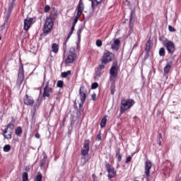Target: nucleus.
Segmentation results:
<instances>
[{
	"label": "nucleus",
	"mask_w": 181,
	"mask_h": 181,
	"mask_svg": "<svg viewBox=\"0 0 181 181\" xmlns=\"http://www.w3.org/2000/svg\"><path fill=\"white\" fill-rule=\"evenodd\" d=\"M153 46V43L152 42V41L151 40V39H149L146 43V47H145V50L146 52H147V53H149V52H151V49H152V47Z\"/></svg>",
	"instance_id": "nucleus-21"
},
{
	"label": "nucleus",
	"mask_w": 181,
	"mask_h": 181,
	"mask_svg": "<svg viewBox=\"0 0 181 181\" xmlns=\"http://www.w3.org/2000/svg\"><path fill=\"white\" fill-rule=\"evenodd\" d=\"M11 13H9V11H8V13L6 15V21L8 22V21H9V18H11Z\"/></svg>",
	"instance_id": "nucleus-45"
},
{
	"label": "nucleus",
	"mask_w": 181,
	"mask_h": 181,
	"mask_svg": "<svg viewBox=\"0 0 181 181\" xmlns=\"http://www.w3.org/2000/svg\"><path fill=\"white\" fill-rule=\"evenodd\" d=\"M49 11H50V6L46 5V6H45V8H44V12H45V13H47L49 12Z\"/></svg>",
	"instance_id": "nucleus-38"
},
{
	"label": "nucleus",
	"mask_w": 181,
	"mask_h": 181,
	"mask_svg": "<svg viewBox=\"0 0 181 181\" xmlns=\"http://www.w3.org/2000/svg\"><path fill=\"white\" fill-rule=\"evenodd\" d=\"M121 149H118V151L116 153V158L118 160V162H121V160H122V156H121Z\"/></svg>",
	"instance_id": "nucleus-24"
},
{
	"label": "nucleus",
	"mask_w": 181,
	"mask_h": 181,
	"mask_svg": "<svg viewBox=\"0 0 181 181\" xmlns=\"http://www.w3.org/2000/svg\"><path fill=\"white\" fill-rule=\"evenodd\" d=\"M15 1L16 0H12L11 2H13V4H15Z\"/></svg>",
	"instance_id": "nucleus-57"
},
{
	"label": "nucleus",
	"mask_w": 181,
	"mask_h": 181,
	"mask_svg": "<svg viewBox=\"0 0 181 181\" xmlns=\"http://www.w3.org/2000/svg\"><path fill=\"white\" fill-rule=\"evenodd\" d=\"M129 26L132 29L134 28V23H129Z\"/></svg>",
	"instance_id": "nucleus-50"
},
{
	"label": "nucleus",
	"mask_w": 181,
	"mask_h": 181,
	"mask_svg": "<svg viewBox=\"0 0 181 181\" xmlns=\"http://www.w3.org/2000/svg\"><path fill=\"white\" fill-rule=\"evenodd\" d=\"M23 103L25 105L31 107L33 105V104H35V99H33V97L25 94V95L23 97Z\"/></svg>",
	"instance_id": "nucleus-11"
},
{
	"label": "nucleus",
	"mask_w": 181,
	"mask_h": 181,
	"mask_svg": "<svg viewBox=\"0 0 181 181\" xmlns=\"http://www.w3.org/2000/svg\"><path fill=\"white\" fill-rule=\"evenodd\" d=\"M151 169H152V163L151 161H146L145 163L144 170L145 174L146 175L147 177L151 176Z\"/></svg>",
	"instance_id": "nucleus-13"
},
{
	"label": "nucleus",
	"mask_w": 181,
	"mask_h": 181,
	"mask_svg": "<svg viewBox=\"0 0 181 181\" xmlns=\"http://www.w3.org/2000/svg\"><path fill=\"white\" fill-rule=\"evenodd\" d=\"M22 132H23V130L22 129V127H18L16 129L15 134H16V135H17V136H21V134H22Z\"/></svg>",
	"instance_id": "nucleus-25"
},
{
	"label": "nucleus",
	"mask_w": 181,
	"mask_h": 181,
	"mask_svg": "<svg viewBox=\"0 0 181 181\" xmlns=\"http://www.w3.org/2000/svg\"><path fill=\"white\" fill-rule=\"evenodd\" d=\"M158 139H162V134H158Z\"/></svg>",
	"instance_id": "nucleus-52"
},
{
	"label": "nucleus",
	"mask_w": 181,
	"mask_h": 181,
	"mask_svg": "<svg viewBox=\"0 0 181 181\" xmlns=\"http://www.w3.org/2000/svg\"><path fill=\"white\" fill-rule=\"evenodd\" d=\"M63 86H64V82L63 81H58L57 83V87L59 88H63Z\"/></svg>",
	"instance_id": "nucleus-33"
},
{
	"label": "nucleus",
	"mask_w": 181,
	"mask_h": 181,
	"mask_svg": "<svg viewBox=\"0 0 181 181\" xmlns=\"http://www.w3.org/2000/svg\"><path fill=\"white\" fill-rule=\"evenodd\" d=\"M42 86H45V83H42Z\"/></svg>",
	"instance_id": "nucleus-60"
},
{
	"label": "nucleus",
	"mask_w": 181,
	"mask_h": 181,
	"mask_svg": "<svg viewBox=\"0 0 181 181\" xmlns=\"http://www.w3.org/2000/svg\"><path fill=\"white\" fill-rule=\"evenodd\" d=\"M23 181H29V174H28V173L24 172L23 173Z\"/></svg>",
	"instance_id": "nucleus-31"
},
{
	"label": "nucleus",
	"mask_w": 181,
	"mask_h": 181,
	"mask_svg": "<svg viewBox=\"0 0 181 181\" xmlns=\"http://www.w3.org/2000/svg\"><path fill=\"white\" fill-rule=\"evenodd\" d=\"M176 181H179V180L177 179Z\"/></svg>",
	"instance_id": "nucleus-63"
},
{
	"label": "nucleus",
	"mask_w": 181,
	"mask_h": 181,
	"mask_svg": "<svg viewBox=\"0 0 181 181\" xmlns=\"http://www.w3.org/2000/svg\"><path fill=\"white\" fill-rule=\"evenodd\" d=\"M118 62L117 60L113 61L112 65L110 69V81L111 83L110 89L115 88V81H117V78L118 77Z\"/></svg>",
	"instance_id": "nucleus-1"
},
{
	"label": "nucleus",
	"mask_w": 181,
	"mask_h": 181,
	"mask_svg": "<svg viewBox=\"0 0 181 181\" xmlns=\"http://www.w3.org/2000/svg\"><path fill=\"white\" fill-rule=\"evenodd\" d=\"M132 158L131 156H129L127 158L125 163H129V162H131Z\"/></svg>",
	"instance_id": "nucleus-43"
},
{
	"label": "nucleus",
	"mask_w": 181,
	"mask_h": 181,
	"mask_svg": "<svg viewBox=\"0 0 181 181\" xmlns=\"http://www.w3.org/2000/svg\"><path fill=\"white\" fill-rule=\"evenodd\" d=\"M76 9L78 18H80L81 16V14L84 11V4H83V0H79Z\"/></svg>",
	"instance_id": "nucleus-14"
},
{
	"label": "nucleus",
	"mask_w": 181,
	"mask_h": 181,
	"mask_svg": "<svg viewBox=\"0 0 181 181\" xmlns=\"http://www.w3.org/2000/svg\"><path fill=\"white\" fill-rule=\"evenodd\" d=\"M25 81V74H18V78L16 81V84L18 86V87H21L22 86V83Z\"/></svg>",
	"instance_id": "nucleus-17"
},
{
	"label": "nucleus",
	"mask_w": 181,
	"mask_h": 181,
	"mask_svg": "<svg viewBox=\"0 0 181 181\" xmlns=\"http://www.w3.org/2000/svg\"><path fill=\"white\" fill-rule=\"evenodd\" d=\"M114 54H112V52L107 51V52L103 54L101 59V64H104L105 66L106 64H108V63H110V62L112 60Z\"/></svg>",
	"instance_id": "nucleus-6"
},
{
	"label": "nucleus",
	"mask_w": 181,
	"mask_h": 181,
	"mask_svg": "<svg viewBox=\"0 0 181 181\" xmlns=\"http://www.w3.org/2000/svg\"><path fill=\"white\" fill-rule=\"evenodd\" d=\"M62 125H64V123H62Z\"/></svg>",
	"instance_id": "nucleus-62"
},
{
	"label": "nucleus",
	"mask_w": 181,
	"mask_h": 181,
	"mask_svg": "<svg viewBox=\"0 0 181 181\" xmlns=\"http://www.w3.org/2000/svg\"><path fill=\"white\" fill-rule=\"evenodd\" d=\"M74 28H76V27L72 25V27L71 28V31L68 34V35L64 42V49H66V47H67V42H69V40L70 39V37H71V35H73V32H74Z\"/></svg>",
	"instance_id": "nucleus-19"
},
{
	"label": "nucleus",
	"mask_w": 181,
	"mask_h": 181,
	"mask_svg": "<svg viewBox=\"0 0 181 181\" xmlns=\"http://www.w3.org/2000/svg\"><path fill=\"white\" fill-rule=\"evenodd\" d=\"M0 40H2V37H1V35H0Z\"/></svg>",
	"instance_id": "nucleus-59"
},
{
	"label": "nucleus",
	"mask_w": 181,
	"mask_h": 181,
	"mask_svg": "<svg viewBox=\"0 0 181 181\" xmlns=\"http://www.w3.org/2000/svg\"><path fill=\"white\" fill-rule=\"evenodd\" d=\"M57 18V11L53 9L50 11L49 17L47 18V19H51L52 21H56Z\"/></svg>",
	"instance_id": "nucleus-20"
},
{
	"label": "nucleus",
	"mask_w": 181,
	"mask_h": 181,
	"mask_svg": "<svg viewBox=\"0 0 181 181\" xmlns=\"http://www.w3.org/2000/svg\"><path fill=\"white\" fill-rule=\"evenodd\" d=\"M91 98H92L93 101H95V98H97V94H95V93L92 94Z\"/></svg>",
	"instance_id": "nucleus-44"
},
{
	"label": "nucleus",
	"mask_w": 181,
	"mask_h": 181,
	"mask_svg": "<svg viewBox=\"0 0 181 181\" xmlns=\"http://www.w3.org/2000/svg\"><path fill=\"white\" fill-rule=\"evenodd\" d=\"M95 88H98V83H97V82H94L91 85V89L92 90H95Z\"/></svg>",
	"instance_id": "nucleus-36"
},
{
	"label": "nucleus",
	"mask_w": 181,
	"mask_h": 181,
	"mask_svg": "<svg viewBox=\"0 0 181 181\" xmlns=\"http://www.w3.org/2000/svg\"><path fill=\"white\" fill-rule=\"evenodd\" d=\"M170 166H171L172 169H173V168H175V164L171 163Z\"/></svg>",
	"instance_id": "nucleus-53"
},
{
	"label": "nucleus",
	"mask_w": 181,
	"mask_h": 181,
	"mask_svg": "<svg viewBox=\"0 0 181 181\" xmlns=\"http://www.w3.org/2000/svg\"><path fill=\"white\" fill-rule=\"evenodd\" d=\"M105 169L108 173V179L111 180L117 176V171H115V168H114V167H112L110 163L105 164Z\"/></svg>",
	"instance_id": "nucleus-7"
},
{
	"label": "nucleus",
	"mask_w": 181,
	"mask_h": 181,
	"mask_svg": "<svg viewBox=\"0 0 181 181\" xmlns=\"http://www.w3.org/2000/svg\"><path fill=\"white\" fill-rule=\"evenodd\" d=\"M168 29L170 32H176V29H175V28H173L172 25H169Z\"/></svg>",
	"instance_id": "nucleus-41"
},
{
	"label": "nucleus",
	"mask_w": 181,
	"mask_h": 181,
	"mask_svg": "<svg viewBox=\"0 0 181 181\" xmlns=\"http://www.w3.org/2000/svg\"><path fill=\"white\" fill-rule=\"evenodd\" d=\"M77 59V54L69 52L68 53L66 59L64 60L65 64H71V63H74V61Z\"/></svg>",
	"instance_id": "nucleus-10"
},
{
	"label": "nucleus",
	"mask_w": 181,
	"mask_h": 181,
	"mask_svg": "<svg viewBox=\"0 0 181 181\" xmlns=\"http://www.w3.org/2000/svg\"><path fill=\"white\" fill-rule=\"evenodd\" d=\"M33 18H30L29 19H25L24 20V30H29L30 28V25L33 23Z\"/></svg>",
	"instance_id": "nucleus-16"
},
{
	"label": "nucleus",
	"mask_w": 181,
	"mask_h": 181,
	"mask_svg": "<svg viewBox=\"0 0 181 181\" xmlns=\"http://www.w3.org/2000/svg\"><path fill=\"white\" fill-rule=\"evenodd\" d=\"M33 117H35V114H34V115H33Z\"/></svg>",
	"instance_id": "nucleus-61"
},
{
	"label": "nucleus",
	"mask_w": 181,
	"mask_h": 181,
	"mask_svg": "<svg viewBox=\"0 0 181 181\" xmlns=\"http://www.w3.org/2000/svg\"><path fill=\"white\" fill-rule=\"evenodd\" d=\"M164 46H165L170 54H173V53H175V43H173V42L168 41Z\"/></svg>",
	"instance_id": "nucleus-12"
},
{
	"label": "nucleus",
	"mask_w": 181,
	"mask_h": 181,
	"mask_svg": "<svg viewBox=\"0 0 181 181\" xmlns=\"http://www.w3.org/2000/svg\"><path fill=\"white\" fill-rule=\"evenodd\" d=\"M96 141H101V132H100L96 136Z\"/></svg>",
	"instance_id": "nucleus-42"
},
{
	"label": "nucleus",
	"mask_w": 181,
	"mask_h": 181,
	"mask_svg": "<svg viewBox=\"0 0 181 181\" xmlns=\"http://www.w3.org/2000/svg\"><path fill=\"white\" fill-rule=\"evenodd\" d=\"M50 81H48L46 83L45 86L44 87L43 89V93H42V97L46 98L47 97L48 98L50 97V93H53V88L50 87Z\"/></svg>",
	"instance_id": "nucleus-8"
},
{
	"label": "nucleus",
	"mask_w": 181,
	"mask_h": 181,
	"mask_svg": "<svg viewBox=\"0 0 181 181\" xmlns=\"http://www.w3.org/2000/svg\"><path fill=\"white\" fill-rule=\"evenodd\" d=\"M76 23H74V22L73 24H72V26L76 27Z\"/></svg>",
	"instance_id": "nucleus-56"
},
{
	"label": "nucleus",
	"mask_w": 181,
	"mask_h": 181,
	"mask_svg": "<svg viewBox=\"0 0 181 181\" xmlns=\"http://www.w3.org/2000/svg\"><path fill=\"white\" fill-rule=\"evenodd\" d=\"M52 52L53 53L57 54L59 53V44L57 43H53L52 45Z\"/></svg>",
	"instance_id": "nucleus-22"
},
{
	"label": "nucleus",
	"mask_w": 181,
	"mask_h": 181,
	"mask_svg": "<svg viewBox=\"0 0 181 181\" xmlns=\"http://www.w3.org/2000/svg\"><path fill=\"white\" fill-rule=\"evenodd\" d=\"M14 7H15V3H13V1H11L8 6V10L9 13H12V11H13Z\"/></svg>",
	"instance_id": "nucleus-32"
},
{
	"label": "nucleus",
	"mask_w": 181,
	"mask_h": 181,
	"mask_svg": "<svg viewBox=\"0 0 181 181\" xmlns=\"http://www.w3.org/2000/svg\"><path fill=\"white\" fill-rule=\"evenodd\" d=\"M18 74H25V71L23 70V64H22L19 67Z\"/></svg>",
	"instance_id": "nucleus-35"
},
{
	"label": "nucleus",
	"mask_w": 181,
	"mask_h": 181,
	"mask_svg": "<svg viewBox=\"0 0 181 181\" xmlns=\"http://www.w3.org/2000/svg\"><path fill=\"white\" fill-rule=\"evenodd\" d=\"M62 122H63V124H64L66 122V117L64 118Z\"/></svg>",
	"instance_id": "nucleus-55"
},
{
	"label": "nucleus",
	"mask_w": 181,
	"mask_h": 181,
	"mask_svg": "<svg viewBox=\"0 0 181 181\" xmlns=\"http://www.w3.org/2000/svg\"><path fill=\"white\" fill-rule=\"evenodd\" d=\"M135 104V100L133 99H122L120 102V114H125L127 111H129Z\"/></svg>",
	"instance_id": "nucleus-3"
},
{
	"label": "nucleus",
	"mask_w": 181,
	"mask_h": 181,
	"mask_svg": "<svg viewBox=\"0 0 181 181\" xmlns=\"http://www.w3.org/2000/svg\"><path fill=\"white\" fill-rule=\"evenodd\" d=\"M157 143L159 145V146H160L162 145V141L160 139H158Z\"/></svg>",
	"instance_id": "nucleus-48"
},
{
	"label": "nucleus",
	"mask_w": 181,
	"mask_h": 181,
	"mask_svg": "<svg viewBox=\"0 0 181 181\" xmlns=\"http://www.w3.org/2000/svg\"><path fill=\"white\" fill-rule=\"evenodd\" d=\"M92 177L93 179H97V176H95V174H93Z\"/></svg>",
	"instance_id": "nucleus-54"
},
{
	"label": "nucleus",
	"mask_w": 181,
	"mask_h": 181,
	"mask_svg": "<svg viewBox=\"0 0 181 181\" xmlns=\"http://www.w3.org/2000/svg\"><path fill=\"white\" fill-rule=\"evenodd\" d=\"M9 151H11V145L9 144H6L4 146V152H9Z\"/></svg>",
	"instance_id": "nucleus-34"
},
{
	"label": "nucleus",
	"mask_w": 181,
	"mask_h": 181,
	"mask_svg": "<svg viewBox=\"0 0 181 181\" xmlns=\"http://www.w3.org/2000/svg\"><path fill=\"white\" fill-rule=\"evenodd\" d=\"M159 56H160V57H165L166 51H165V49L163 47L160 48L159 49Z\"/></svg>",
	"instance_id": "nucleus-29"
},
{
	"label": "nucleus",
	"mask_w": 181,
	"mask_h": 181,
	"mask_svg": "<svg viewBox=\"0 0 181 181\" xmlns=\"http://www.w3.org/2000/svg\"><path fill=\"white\" fill-rule=\"evenodd\" d=\"M101 2H103V0H92V8L98 6L99 4H101Z\"/></svg>",
	"instance_id": "nucleus-26"
},
{
	"label": "nucleus",
	"mask_w": 181,
	"mask_h": 181,
	"mask_svg": "<svg viewBox=\"0 0 181 181\" xmlns=\"http://www.w3.org/2000/svg\"><path fill=\"white\" fill-rule=\"evenodd\" d=\"M111 90V94L112 95H114V94H115V88H113V89H110Z\"/></svg>",
	"instance_id": "nucleus-49"
},
{
	"label": "nucleus",
	"mask_w": 181,
	"mask_h": 181,
	"mask_svg": "<svg viewBox=\"0 0 181 181\" xmlns=\"http://www.w3.org/2000/svg\"><path fill=\"white\" fill-rule=\"evenodd\" d=\"M93 181H98V180H97V178H94V179H93Z\"/></svg>",
	"instance_id": "nucleus-58"
},
{
	"label": "nucleus",
	"mask_w": 181,
	"mask_h": 181,
	"mask_svg": "<svg viewBox=\"0 0 181 181\" xmlns=\"http://www.w3.org/2000/svg\"><path fill=\"white\" fill-rule=\"evenodd\" d=\"M78 18L80 17H78V14H76V17L74 18V21L75 23H77V22H78Z\"/></svg>",
	"instance_id": "nucleus-46"
},
{
	"label": "nucleus",
	"mask_w": 181,
	"mask_h": 181,
	"mask_svg": "<svg viewBox=\"0 0 181 181\" xmlns=\"http://www.w3.org/2000/svg\"><path fill=\"white\" fill-rule=\"evenodd\" d=\"M105 69V65L101 63V64H100L96 69V76H98V77H100L101 74L104 73L103 70H104Z\"/></svg>",
	"instance_id": "nucleus-18"
},
{
	"label": "nucleus",
	"mask_w": 181,
	"mask_h": 181,
	"mask_svg": "<svg viewBox=\"0 0 181 181\" xmlns=\"http://www.w3.org/2000/svg\"><path fill=\"white\" fill-rule=\"evenodd\" d=\"M46 160L47 159L44 158L42 160H40V167L43 168L46 165Z\"/></svg>",
	"instance_id": "nucleus-39"
},
{
	"label": "nucleus",
	"mask_w": 181,
	"mask_h": 181,
	"mask_svg": "<svg viewBox=\"0 0 181 181\" xmlns=\"http://www.w3.org/2000/svg\"><path fill=\"white\" fill-rule=\"evenodd\" d=\"M107 124V117H103L100 122L101 128H105V125Z\"/></svg>",
	"instance_id": "nucleus-28"
},
{
	"label": "nucleus",
	"mask_w": 181,
	"mask_h": 181,
	"mask_svg": "<svg viewBox=\"0 0 181 181\" xmlns=\"http://www.w3.org/2000/svg\"><path fill=\"white\" fill-rule=\"evenodd\" d=\"M42 179H43V175H42V173L38 172L34 179V181H42Z\"/></svg>",
	"instance_id": "nucleus-23"
},
{
	"label": "nucleus",
	"mask_w": 181,
	"mask_h": 181,
	"mask_svg": "<svg viewBox=\"0 0 181 181\" xmlns=\"http://www.w3.org/2000/svg\"><path fill=\"white\" fill-rule=\"evenodd\" d=\"M70 74H71V71H64L61 74V77L66 78V77H67V76H70Z\"/></svg>",
	"instance_id": "nucleus-30"
},
{
	"label": "nucleus",
	"mask_w": 181,
	"mask_h": 181,
	"mask_svg": "<svg viewBox=\"0 0 181 181\" xmlns=\"http://www.w3.org/2000/svg\"><path fill=\"white\" fill-rule=\"evenodd\" d=\"M15 122H16V120L12 117L11 122L7 124L6 128L1 133L4 139H12V134H13L15 129Z\"/></svg>",
	"instance_id": "nucleus-2"
},
{
	"label": "nucleus",
	"mask_w": 181,
	"mask_h": 181,
	"mask_svg": "<svg viewBox=\"0 0 181 181\" xmlns=\"http://www.w3.org/2000/svg\"><path fill=\"white\" fill-rule=\"evenodd\" d=\"M79 98L81 100V103H79V112L83 111V105L86 103V100H87V90L84 88V86H81L79 89Z\"/></svg>",
	"instance_id": "nucleus-4"
},
{
	"label": "nucleus",
	"mask_w": 181,
	"mask_h": 181,
	"mask_svg": "<svg viewBox=\"0 0 181 181\" xmlns=\"http://www.w3.org/2000/svg\"><path fill=\"white\" fill-rule=\"evenodd\" d=\"M135 22V18H134V17L132 16V13L130 15V20H129V23H134Z\"/></svg>",
	"instance_id": "nucleus-40"
},
{
	"label": "nucleus",
	"mask_w": 181,
	"mask_h": 181,
	"mask_svg": "<svg viewBox=\"0 0 181 181\" xmlns=\"http://www.w3.org/2000/svg\"><path fill=\"white\" fill-rule=\"evenodd\" d=\"M90 152V140H85L83 143V146L81 148V153L82 156H87Z\"/></svg>",
	"instance_id": "nucleus-9"
},
{
	"label": "nucleus",
	"mask_w": 181,
	"mask_h": 181,
	"mask_svg": "<svg viewBox=\"0 0 181 181\" xmlns=\"http://www.w3.org/2000/svg\"><path fill=\"white\" fill-rule=\"evenodd\" d=\"M53 25L54 24L52 18H47L44 25L43 33L46 35H49V33L52 32V29H53Z\"/></svg>",
	"instance_id": "nucleus-5"
},
{
	"label": "nucleus",
	"mask_w": 181,
	"mask_h": 181,
	"mask_svg": "<svg viewBox=\"0 0 181 181\" xmlns=\"http://www.w3.org/2000/svg\"><path fill=\"white\" fill-rule=\"evenodd\" d=\"M35 136L37 138V139H40V134L39 133L35 134Z\"/></svg>",
	"instance_id": "nucleus-47"
},
{
	"label": "nucleus",
	"mask_w": 181,
	"mask_h": 181,
	"mask_svg": "<svg viewBox=\"0 0 181 181\" xmlns=\"http://www.w3.org/2000/svg\"><path fill=\"white\" fill-rule=\"evenodd\" d=\"M95 44L98 47H101L103 46V41L101 40H97Z\"/></svg>",
	"instance_id": "nucleus-37"
},
{
	"label": "nucleus",
	"mask_w": 181,
	"mask_h": 181,
	"mask_svg": "<svg viewBox=\"0 0 181 181\" xmlns=\"http://www.w3.org/2000/svg\"><path fill=\"white\" fill-rule=\"evenodd\" d=\"M172 68V66L170 65V64H168L165 68H164V73L165 74H168L169 73V71H170V69Z\"/></svg>",
	"instance_id": "nucleus-27"
},
{
	"label": "nucleus",
	"mask_w": 181,
	"mask_h": 181,
	"mask_svg": "<svg viewBox=\"0 0 181 181\" xmlns=\"http://www.w3.org/2000/svg\"><path fill=\"white\" fill-rule=\"evenodd\" d=\"M121 45V40L119 39H115L113 43L111 45V49L115 52L119 50V46Z\"/></svg>",
	"instance_id": "nucleus-15"
},
{
	"label": "nucleus",
	"mask_w": 181,
	"mask_h": 181,
	"mask_svg": "<svg viewBox=\"0 0 181 181\" xmlns=\"http://www.w3.org/2000/svg\"><path fill=\"white\" fill-rule=\"evenodd\" d=\"M25 170L26 172H29V170H30V168L27 166V167H25Z\"/></svg>",
	"instance_id": "nucleus-51"
}]
</instances>
